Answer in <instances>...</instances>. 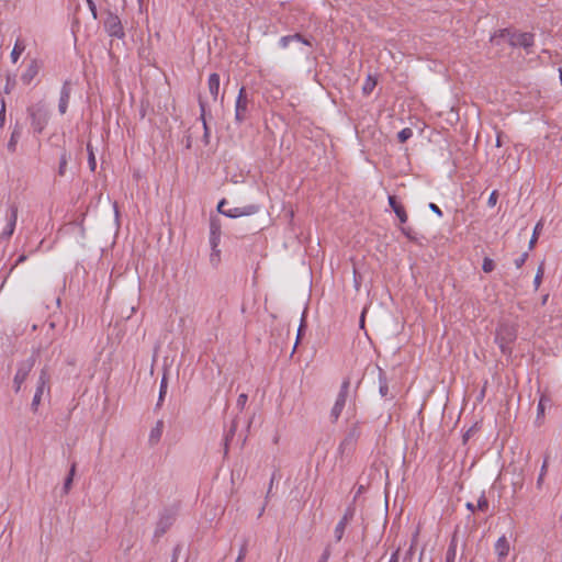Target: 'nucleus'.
Here are the masks:
<instances>
[{
    "label": "nucleus",
    "instance_id": "de8ad7c7",
    "mask_svg": "<svg viewBox=\"0 0 562 562\" xmlns=\"http://www.w3.org/2000/svg\"><path fill=\"white\" fill-rule=\"evenodd\" d=\"M528 252H524L519 258H517L515 260L516 268H521L525 265L526 260L528 259Z\"/></svg>",
    "mask_w": 562,
    "mask_h": 562
},
{
    "label": "nucleus",
    "instance_id": "ea45409f",
    "mask_svg": "<svg viewBox=\"0 0 562 562\" xmlns=\"http://www.w3.org/2000/svg\"><path fill=\"white\" fill-rule=\"evenodd\" d=\"M542 228V224L538 223L533 229V234L531 236V239L529 241V249H532L538 240L539 233Z\"/></svg>",
    "mask_w": 562,
    "mask_h": 562
},
{
    "label": "nucleus",
    "instance_id": "412c9836",
    "mask_svg": "<svg viewBox=\"0 0 562 562\" xmlns=\"http://www.w3.org/2000/svg\"><path fill=\"white\" fill-rule=\"evenodd\" d=\"M550 402V397L546 394H542L540 396V400H539V403H538V407H537V419L536 422L541 425L542 424V420L544 418V409H546V404Z\"/></svg>",
    "mask_w": 562,
    "mask_h": 562
},
{
    "label": "nucleus",
    "instance_id": "7ed1b4c3",
    "mask_svg": "<svg viewBox=\"0 0 562 562\" xmlns=\"http://www.w3.org/2000/svg\"><path fill=\"white\" fill-rule=\"evenodd\" d=\"M249 104L250 100L248 98L247 91L245 87L239 89L236 104H235V121L237 124L244 123L249 116Z\"/></svg>",
    "mask_w": 562,
    "mask_h": 562
},
{
    "label": "nucleus",
    "instance_id": "f704fd0d",
    "mask_svg": "<svg viewBox=\"0 0 562 562\" xmlns=\"http://www.w3.org/2000/svg\"><path fill=\"white\" fill-rule=\"evenodd\" d=\"M413 136V131L409 127H405L397 134V139L400 143H405Z\"/></svg>",
    "mask_w": 562,
    "mask_h": 562
},
{
    "label": "nucleus",
    "instance_id": "f03ea898",
    "mask_svg": "<svg viewBox=\"0 0 562 562\" xmlns=\"http://www.w3.org/2000/svg\"><path fill=\"white\" fill-rule=\"evenodd\" d=\"M361 423L359 420L351 423L345 431L344 438L338 447V453L341 458H349L357 448L359 438L361 437Z\"/></svg>",
    "mask_w": 562,
    "mask_h": 562
},
{
    "label": "nucleus",
    "instance_id": "58836bf2",
    "mask_svg": "<svg viewBox=\"0 0 562 562\" xmlns=\"http://www.w3.org/2000/svg\"><path fill=\"white\" fill-rule=\"evenodd\" d=\"M479 429L480 427L477 423L471 426L463 435V443H467L468 440L479 431Z\"/></svg>",
    "mask_w": 562,
    "mask_h": 562
},
{
    "label": "nucleus",
    "instance_id": "603ef678",
    "mask_svg": "<svg viewBox=\"0 0 562 562\" xmlns=\"http://www.w3.org/2000/svg\"><path fill=\"white\" fill-rule=\"evenodd\" d=\"M87 4L89 7V10L91 11V14L93 16V19H97L98 18V10H97V5L94 3L93 0H87Z\"/></svg>",
    "mask_w": 562,
    "mask_h": 562
},
{
    "label": "nucleus",
    "instance_id": "bb28decb",
    "mask_svg": "<svg viewBox=\"0 0 562 562\" xmlns=\"http://www.w3.org/2000/svg\"><path fill=\"white\" fill-rule=\"evenodd\" d=\"M306 327H307V325H306L305 313H303L300 326L297 328L296 341H295V345L293 347L292 353L295 351L299 342L301 341L302 337L304 336Z\"/></svg>",
    "mask_w": 562,
    "mask_h": 562
},
{
    "label": "nucleus",
    "instance_id": "9d476101",
    "mask_svg": "<svg viewBox=\"0 0 562 562\" xmlns=\"http://www.w3.org/2000/svg\"><path fill=\"white\" fill-rule=\"evenodd\" d=\"M258 211H259V205L247 204V205H243V206L227 209V213H225V216L231 217V218H237V217H241V216L254 215Z\"/></svg>",
    "mask_w": 562,
    "mask_h": 562
},
{
    "label": "nucleus",
    "instance_id": "0eeeda50",
    "mask_svg": "<svg viewBox=\"0 0 562 562\" xmlns=\"http://www.w3.org/2000/svg\"><path fill=\"white\" fill-rule=\"evenodd\" d=\"M355 513L356 507L353 505H349L346 508L344 516L341 517V519L339 520L335 528V539L337 542H339L342 539L346 527L353 519Z\"/></svg>",
    "mask_w": 562,
    "mask_h": 562
},
{
    "label": "nucleus",
    "instance_id": "052dcab7",
    "mask_svg": "<svg viewBox=\"0 0 562 562\" xmlns=\"http://www.w3.org/2000/svg\"><path fill=\"white\" fill-rule=\"evenodd\" d=\"M522 484H524L522 479H520V480H519V481H517V482H514V483H513L514 492H516L518 488H521V487H522Z\"/></svg>",
    "mask_w": 562,
    "mask_h": 562
},
{
    "label": "nucleus",
    "instance_id": "774afa93",
    "mask_svg": "<svg viewBox=\"0 0 562 562\" xmlns=\"http://www.w3.org/2000/svg\"><path fill=\"white\" fill-rule=\"evenodd\" d=\"M549 297V294H546L543 297H542V305H544L547 303V300Z\"/></svg>",
    "mask_w": 562,
    "mask_h": 562
},
{
    "label": "nucleus",
    "instance_id": "6ab92c4d",
    "mask_svg": "<svg viewBox=\"0 0 562 562\" xmlns=\"http://www.w3.org/2000/svg\"><path fill=\"white\" fill-rule=\"evenodd\" d=\"M207 87L211 95L214 100L217 99L220 92V75L214 72L211 74L207 81Z\"/></svg>",
    "mask_w": 562,
    "mask_h": 562
},
{
    "label": "nucleus",
    "instance_id": "4468645a",
    "mask_svg": "<svg viewBox=\"0 0 562 562\" xmlns=\"http://www.w3.org/2000/svg\"><path fill=\"white\" fill-rule=\"evenodd\" d=\"M293 42H297V43H302V44L307 45V46H312L311 38L302 35L301 33H295V34H292V35L282 36L280 38V45L283 48L288 47Z\"/></svg>",
    "mask_w": 562,
    "mask_h": 562
},
{
    "label": "nucleus",
    "instance_id": "dca6fc26",
    "mask_svg": "<svg viewBox=\"0 0 562 562\" xmlns=\"http://www.w3.org/2000/svg\"><path fill=\"white\" fill-rule=\"evenodd\" d=\"M40 70V67L37 65V61L33 59L30 65L27 66L26 70L21 76V80L23 83L29 85L31 81L37 76Z\"/></svg>",
    "mask_w": 562,
    "mask_h": 562
},
{
    "label": "nucleus",
    "instance_id": "a878e982",
    "mask_svg": "<svg viewBox=\"0 0 562 562\" xmlns=\"http://www.w3.org/2000/svg\"><path fill=\"white\" fill-rule=\"evenodd\" d=\"M167 387H168V380H167L166 374H164V376L160 381L159 396H158V402L156 404V408H159L162 405V402L167 394Z\"/></svg>",
    "mask_w": 562,
    "mask_h": 562
},
{
    "label": "nucleus",
    "instance_id": "49530a36",
    "mask_svg": "<svg viewBox=\"0 0 562 562\" xmlns=\"http://www.w3.org/2000/svg\"><path fill=\"white\" fill-rule=\"evenodd\" d=\"M247 400H248L247 394H245V393L239 394V396L237 398V407L239 409H244V407H245V405L247 403Z\"/></svg>",
    "mask_w": 562,
    "mask_h": 562
},
{
    "label": "nucleus",
    "instance_id": "79ce46f5",
    "mask_svg": "<svg viewBox=\"0 0 562 562\" xmlns=\"http://www.w3.org/2000/svg\"><path fill=\"white\" fill-rule=\"evenodd\" d=\"M476 509L481 512H486L488 509V501L485 496V493L483 492L477 501Z\"/></svg>",
    "mask_w": 562,
    "mask_h": 562
},
{
    "label": "nucleus",
    "instance_id": "5fc2aeb1",
    "mask_svg": "<svg viewBox=\"0 0 562 562\" xmlns=\"http://www.w3.org/2000/svg\"><path fill=\"white\" fill-rule=\"evenodd\" d=\"M246 554H247V543L244 542L243 546L239 549V553H238L237 559L244 561Z\"/></svg>",
    "mask_w": 562,
    "mask_h": 562
},
{
    "label": "nucleus",
    "instance_id": "b1692460",
    "mask_svg": "<svg viewBox=\"0 0 562 562\" xmlns=\"http://www.w3.org/2000/svg\"><path fill=\"white\" fill-rule=\"evenodd\" d=\"M76 468H77L76 462H72V464H71V467L69 469V473L66 476L65 482H64V486H63V491H64L65 494H68V492L70 491V487H71V484H72V481H74V476L76 474Z\"/></svg>",
    "mask_w": 562,
    "mask_h": 562
},
{
    "label": "nucleus",
    "instance_id": "c03bdc74",
    "mask_svg": "<svg viewBox=\"0 0 562 562\" xmlns=\"http://www.w3.org/2000/svg\"><path fill=\"white\" fill-rule=\"evenodd\" d=\"M210 261L215 267L220 263V261H221V250L218 248H215V250L211 251Z\"/></svg>",
    "mask_w": 562,
    "mask_h": 562
},
{
    "label": "nucleus",
    "instance_id": "a19ab883",
    "mask_svg": "<svg viewBox=\"0 0 562 562\" xmlns=\"http://www.w3.org/2000/svg\"><path fill=\"white\" fill-rule=\"evenodd\" d=\"M400 229H401L402 234H403L405 237H407L409 240H412V241H416V240H417V238H416V236H415V233H414V231H413V228H412V227H408V226H400Z\"/></svg>",
    "mask_w": 562,
    "mask_h": 562
},
{
    "label": "nucleus",
    "instance_id": "c85d7f7f",
    "mask_svg": "<svg viewBox=\"0 0 562 562\" xmlns=\"http://www.w3.org/2000/svg\"><path fill=\"white\" fill-rule=\"evenodd\" d=\"M25 49V45L23 44V42H21L20 40H18L15 42V45L11 52V58H12V61L13 63H16L19 57L21 56V54L24 52Z\"/></svg>",
    "mask_w": 562,
    "mask_h": 562
},
{
    "label": "nucleus",
    "instance_id": "ddd939ff",
    "mask_svg": "<svg viewBox=\"0 0 562 562\" xmlns=\"http://www.w3.org/2000/svg\"><path fill=\"white\" fill-rule=\"evenodd\" d=\"M16 220H18V206L15 204H11L10 205V214L8 215V224L1 234L2 237L9 238L13 234L15 225H16Z\"/></svg>",
    "mask_w": 562,
    "mask_h": 562
},
{
    "label": "nucleus",
    "instance_id": "0e129e2a",
    "mask_svg": "<svg viewBox=\"0 0 562 562\" xmlns=\"http://www.w3.org/2000/svg\"><path fill=\"white\" fill-rule=\"evenodd\" d=\"M465 507H467V509H469V510H470V512H472V513H474V512H475V509H476V507H475L472 503H470V502H468V503L465 504Z\"/></svg>",
    "mask_w": 562,
    "mask_h": 562
},
{
    "label": "nucleus",
    "instance_id": "37998d69",
    "mask_svg": "<svg viewBox=\"0 0 562 562\" xmlns=\"http://www.w3.org/2000/svg\"><path fill=\"white\" fill-rule=\"evenodd\" d=\"M547 469H548V458L544 459L543 461V464L541 467V471H540V474H539V477L537 480V486L540 488L541 485H542V482H543V477L547 473Z\"/></svg>",
    "mask_w": 562,
    "mask_h": 562
},
{
    "label": "nucleus",
    "instance_id": "4c0bfd02",
    "mask_svg": "<svg viewBox=\"0 0 562 562\" xmlns=\"http://www.w3.org/2000/svg\"><path fill=\"white\" fill-rule=\"evenodd\" d=\"M15 85H16L15 78L10 76V75H8L7 76V82H5V86H4V93L5 94L11 93V91L15 88Z\"/></svg>",
    "mask_w": 562,
    "mask_h": 562
},
{
    "label": "nucleus",
    "instance_id": "f257e3e1",
    "mask_svg": "<svg viewBox=\"0 0 562 562\" xmlns=\"http://www.w3.org/2000/svg\"><path fill=\"white\" fill-rule=\"evenodd\" d=\"M26 113L30 119L33 133L42 134L50 117L47 103L44 100H40L36 103L29 105Z\"/></svg>",
    "mask_w": 562,
    "mask_h": 562
},
{
    "label": "nucleus",
    "instance_id": "69168bd1",
    "mask_svg": "<svg viewBox=\"0 0 562 562\" xmlns=\"http://www.w3.org/2000/svg\"><path fill=\"white\" fill-rule=\"evenodd\" d=\"M503 145V142H502V134L499 133L497 135V138H496V146L497 147H501Z\"/></svg>",
    "mask_w": 562,
    "mask_h": 562
},
{
    "label": "nucleus",
    "instance_id": "4d7b16f0",
    "mask_svg": "<svg viewBox=\"0 0 562 562\" xmlns=\"http://www.w3.org/2000/svg\"><path fill=\"white\" fill-rule=\"evenodd\" d=\"M26 258H27V257H26V255H24V254L20 255V256H19V258L16 259L15 263H14V265L11 267V269L9 270V273H11V272L13 271V269H14L18 265H20V263L24 262V261L26 260Z\"/></svg>",
    "mask_w": 562,
    "mask_h": 562
},
{
    "label": "nucleus",
    "instance_id": "09e8293b",
    "mask_svg": "<svg viewBox=\"0 0 562 562\" xmlns=\"http://www.w3.org/2000/svg\"><path fill=\"white\" fill-rule=\"evenodd\" d=\"M497 199H498V192H497V190H494L487 200V205L491 207L495 206Z\"/></svg>",
    "mask_w": 562,
    "mask_h": 562
},
{
    "label": "nucleus",
    "instance_id": "a211bd4d",
    "mask_svg": "<svg viewBox=\"0 0 562 562\" xmlns=\"http://www.w3.org/2000/svg\"><path fill=\"white\" fill-rule=\"evenodd\" d=\"M199 105H200V109H201V120L203 122V130H204V133H203V140L205 144H209V138H210V127L207 126V123H206V119H205V115H206V103L203 101V99L200 97L199 98Z\"/></svg>",
    "mask_w": 562,
    "mask_h": 562
},
{
    "label": "nucleus",
    "instance_id": "393cba45",
    "mask_svg": "<svg viewBox=\"0 0 562 562\" xmlns=\"http://www.w3.org/2000/svg\"><path fill=\"white\" fill-rule=\"evenodd\" d=\"M389 205L395 213V215H400L405 211V206L397 200L396 195H389Z\"/></svg>",
    "mask_w": 562,
    "mask_h": 562
},
{
    "label": "nucleus",
    "instance_id": "e2e57ef3",
    "mask_svg": "<svg viewBox=\"0 0 562 562\" xmlns=\"http://www.w3.org/2000/svg\"><path fill=\"white\" fill-rule=\"evenodd\" d=\"M277 472H278V471H274V472L272 473V476H271V480H270V483H269V487H268V488H270V490H272V487H273V483H274V480H276V477H277Z\"/></svg>",
    "mask_w": 562,
    "mask_h": 562
},
{
    "label": "nucleus",
    "instance_id": "aec40b11",
    "mask_svg": "<svg viewBox=\"0 0 562 562\" xmlns=\"http://www.w3.org/2000/svg\"><path fill=\"white\" fill-rule=\"evenodd\" d=\"M162 430H164V422L160 419L156 423V426L151 429V431L149 434L148 440L151 446L159 442L161 435H162Z\"/></svg>",
    "mask_w": 562,
    "mask_h": 562
},
{
    "label": "nucleus",
    "instance_id": "c9c22d12",
    "mask_svg": "<svg viewBox=\"0 0 562 562\" xmlns=\"http://www.w3.org/2000/svg\"><path fill=\"white\" fill-rule=\"evenodd\" d=\"M543 273H544V268H543V263H541L537 270V273H536V277L533 280L536 290H538V288L540 286V284L542 282Z\"/></svg>",
    "mask_w": 562,
    "mask_h": 562
},
{
    "label": "nucleus",
    "instance_id": "6e6d98bb",
    "mask_svg": "<svg viewBox=\"0 0 562 562\" xmlns=\"http://www.w3.org/2000/svg\"><path fill=\"white\" fill-rule=\"evenodd\" d=\"M235 431H236V423H235V422H233V423H232V427H231V429L228 430L227 435L225 436V441H226V442H227L231 438H233V437H234Z\"/></svg>",
    "mask_w": 562,
    "mask_h": 562
},
{
    "label": "nucleus",
    "instance_id": "473e14b6",
    "mask_svg": "<svg viewBox=\"0 0 562 562\" xmlns=\"http://www.w3.org/2000/svg\"><path fill=\"white\" fill-rule=\"evenodd\" d=\"M87 151H88V164L91 171H94L97 168V160L95 156L92 149V146L90 143L87 144Z\"/></svg>",
    "mask_w": 562,
    "mask_h": 562
},
{
    "label": "nucleus",
    "instance_id": "a18cd8bd",
    "mask_svg": "<svg viewBox=\"0 0 562 562\" xmlns=\"http://www.w3.org/2000/svg\"><path fill=\"white\" fill-rule=\"evenodd\" d=\"M330 554H331V552H330V547H329V546H327V547L324 549V551H323V553H322V555H321V558L318 559V561H317V562H328V560H329V558H330Z\"/></svg>",
    "mask_w": 562,
    "mask_h": 562
},
{
    "label": "nucleus",
    "instance_id": "8fccbe9b",
    "mask_svg": "<svg viewBox=\"0 0 562 562\" xmlns=\"http://www.w3.org/2000/svg\"><path fill=\"white\" fill-rule=\"evenodd\" d=\"M228 204L226 199H222L217 204V212L225 215L227 213L226 205Z\"/></svg>",
    "mask_w": 562,
    "mask_h": 562
},
{
    "label": "nucleus",
    "instance_id": "39448f33",
    "mask_svg": "<svg viewBox=\"0 0 562 562\" xmlns=\"http://www.w3.org/2000/svg\"><path fill=\"white\" fill-rule=\"evenodd\" d=\"M503 36H508V42L514 47L529 48L533 45L535 36L532 33H517L504 30Z\"/></svg>",
    "mask_w": 562,
    "mask_h": 562
},
{
    "label": "nucleus",
    "instance_id": "864d4df0",
    "mask_svg": "<svg viewBox=\"0 0 562 562\" xmlns=\"http://www.w3.org/2000/svg\"><path fill=\"white\" fill-rule=\"evenodd\" d=\"M396 217L400 221V226H404V224H406L408 221V215H407L406 210L403 211V213H400V215H396Z\"/></svg>",
    "mask_w": 562,
    "mask_h": 562
},
{
    "label": "nucleus",
    "instance_id": "423d86ee",
    "mask_svg": "<svg viewBox=\"0 0 562 562\" xmlns=\"http://www.w3.org/2000/svg\"><path fill=\"white\" fill-rule=\"evenodd\" d=\"M104 29L106 33L112 37L121 40L125 36L121 19L111 11L106 12V18L104 20Z\"/></svg>",
    "mask_w": 562,
    "mask_h": 562
},
{
    "label": "nucleus",
    "instance_id": "72a5a7b5",
    "mask_svg": "<svg viewBox=\"0 0 562 562\" xmlns=\"http://www.w3.org/2000/svg\"><path fill=\"white\" fill-rule=\"evenodd\" d=\"M44 392V389L42 387H36V392L34 394V397H33V401H32V404H31V408L33 412H37V407L41 403V398H42V394Z\"/></svg>",
    "mask_w": 562,
    "mask_h": 562
},
{
    "label": "nucleus",
    "instance_id": "9b49d317",
    "mask_svg": "<svg viewBox=\"0 0 562 562\" xmlns=\"http://www.w3.org/2000/svg\"><path fill=\"white\" fill-rule=\"evenodd\" d=\"M35 364V357L31 356L29 359L19 363L15 379L18 381H25Z\"/></svg>",
    "mask_w": 562,
    "mask_h": 562
},
{
    "label": "nucleus",
    "instance_id": "20e7f679",
    "mask_svg": "<svg viewBox=\"0 0 562 562\" xmlns=\"http://www.w3.org/2000/svg\"><path fill=\"white\" fill-rule=\"evenodd\" d=\"M349 387H350V379L346 378L344 379L340 391L337 395L336 402L334 404V407L330 412V418L333 423H336L346 405V401L349 394Z\"/></svg>",
    "mask_w": 562,
    "mask_h": 562
},
{
    "label": "nucleus",
    "instance_id": "338daca9",
    "mask_svg": "<svg viewBox=\"0 0 562 562\" xmlns=\"http://www.w3.org/2000/svg\"><path fill=\"white\" fill-rule=\"evenodd\" d=\"M186 147H187V148H190V147H191V138H190V137H188V138H187Z\"/></svg>",
    "mask_w": 562,
    "mask_h": 562
},
{
    "label": "nucleus",
    "instance_id": "4be33fe9",
    "mask_svg": "<svg viewBox=\"0 0 562 562\" xmlns=\"http://www.w3.org/2000/svg\"><path fill=\"white\" fill-rule=\"evenodd\" d=\"M515 334L507 330L506 336H499L497 335V340L499 341V347L504 353L507 351H510V348L507 347L509 342H512L515 339Z\"/></svg>",
    "mask_w": 562,
    "mask_h": 562
},
{
    "label": "nucleus",
    "instance_id": "c756f323",
    "mask_svg": "<svg viewBox=\"0 0 562 562\" xmlns=\"http://www.w3.org/2000/svg\"><path fill=\"white\" fill-rule=\"evenodd\" d=\"M457 557V543L454 539L451 540L447 552H446V562H454Z\"/></svg>",
    "mask_w": 562,
    "mask_h": 562
},
{
    "label": "nucleus",
    "instance_id": "7c9ffc66",
    "mask_svg": "<svg viewBox=\"0 0 562 562\" xmlns=\"http://www.w3.org/2000/svg\"><path fill=\"white\" fill-rule=\"evenodd\" d=\"M68 160H69V155L67 154L66 150H64L60 155L59 166H58V175L60 177H64L66 173V167H67Z\"/></svg>",
    "mask_w": 562,
    "mask_h": 562
},
{
    "label": "nucleus",
    "instance_id": "2eb2a0df",
    "mask_svg": "<svg viewBox=\"0 0 562 562\" xmlns=\"http://www.w3.org/2000/svg\"><path fill=\"white\" fill-rule=\"evenodd\" d=\"M22 136V125L16 122L13 126V131L11 133L10 139L7 145L8 151L14 154L16 151V146Z\"/></svg>",
    "mask_w": 562,
    "mask_h": 562
},
{
    "label": "nucleus",
    "instance_id": "e433bc0d",
    "mask_svg": "<svg viewBox=\"0 0 562 562\" xmlns=\"http://www.w3.org/2000/svg\"><path fill=\"white\" fill-rule=\"evenodd\" d=\"M482 269L486 273L492 272L495 269L494 260L488 257H485L483 260Z\"/></svg>",
    "mask_w": 562,
    "mask_h": 562
},
{
    "label": "nucleus",
    "instance_id": "6e6552de",
    "mask_svg": "<svg viewBox=\"0 0 562 562\" xmlns=\"http://www.w3.org/2000/svg\"><path fill=\"white\" fill-rule=\"evenodd\" d=\"M175 521L173 515L170 513V510L165 509L159 517V520L156 525L154 537L159 539L162 537L167 530L172 526Z\"/></svg>",
    "mask_w": 562,
    "mask_h": 562
},
{
    "label": "nucleus",
    "instance_id": "3c124183",
    "mask_svg": "<svg viewBox=\"0 0 562 562\" xmlns=\"http://www.w3.org/2000/svg\"><path fill=\"white\" fill-rule=\"evenodd\" d=\"M5 122V102L2 99L1 101V109H0V127L4 125Z\"/></svg>",
    "mask_w": 562,
    "mask_h": 562
},
{
    "label": "nucleus",
    "instance_id": "cd10ccee",
    "mask_svg": "<svg viewBox=\"0 0 562 562\" xmlns=\"http://www.w3.org/2000/svg\"><path fill=\"white\" fill-rule=\"evenodd\" d=\"M376 86V79L369 75L363 83L362 92L366 95H369Z\"/></svg>",
    "mask_w": 562,
    "mask_h": 562
},
{
    "label": "nucleus",
    "instance_id": "5701e85b",
    "mask_svg": "<svg viewBox=\"0 0 562 562\" xmlns=\"http://www.w3.org/2000/svg\"><path fill=\"white\" fill-rule=\"evenodd\" d=\"M379 392L382 397H386L389 394V384L385 372L382 369H379Z\"/></svg>",
    "mask_w": 562,
    "mask_h": 562
},
{
    "label": "nucleus",
    "instance_id": "680f3d73",
    "mask_svg": "<svg viewBox=\"0 0 562 562\" xmlns=\"http://www.w3.org/2000/svg\"><path fill=\"white\" fill-rule=\"evenodd\" d=\"M398 549L395 552H393L389 562H398Z\"/></svg>",
    "mask_w": 562,
    "mask_h": 562
},
{
    "label": "nucleus",
    "instance_id": "2f4dec72",
    "mask_svg": "<svg viewBox=\"0 0 562 562\" xmlns=\"http://www.w3.org/2000/svg\"><path fill=\"white\" fill-rule=\"evenodd\" d=\"M49 379H50V375L48 373L47 368L45 367L41 370V373L38 376V382H37V387L45 389L46 384L49 383Z\"/></svg>",
    "mask_w": 562,
    "mask_h": 562
},
{
    "label": "nucleus",
    "instance_id": "13d9d810",
    "mask_svg": "<svg viewBox=\"0 0 562 562\" xmlns=\"http://www.w3.org/2000/svg\"><path fill=\"white\" fill-rule=\"evenodd\" d=\"M428 206H429V209H430L435 214H437L438 216H442V211H441V209H440L437 204H435V203H429V205H428Z\"/></svg>",
    "mask_w": 562,
    "mask_h": 562
},
{
    "label": "nucleus",
    "instance_id": "f3484780",
    "mask_svg": "<svg viewBox=\"0 0 562 562\" xmlns=\"http://www.w3.org/2000/svg\"><path fill=\"white\" fill-rule=\"evenodd\" d=\"M495 551L498 555L499 560L505 559L508 555L509 552V542L505 536H502L498 538V540L495 543Z\"/></svg>",
    "mask_w": 562,
    "mask_h": 562
},
{
    "label": "nucleus",
    "instance_id": "f8f14e48",
    "mask_svg": "<svg viewBox=\"0 0 562 562\" xmlns=\"http://www.w3.org/2000/svg\"><path fill=\"white\" fill-rule=\"evenodd\" d=\"M71 94V83L70 81H65L61 91H60V98L58 103V111L60 114H65L67 112L68 102Z\"/></svg>",
    "mask_w": 562,
    "mask_h": 562
},
{
    "label": "nucleus",
    "instance_id": "bf43d9fd",
    "mask_svg": "<svg viewBox=\"0 0 562 562\" xmlns=\"http://www.w3.org/2000/svg\"><path fill=\"white\" fill-rule=\"evenodd\" d=\"M23 381H18V379H13V384H14V391L18 393L21 389V385H22Z\"/></svg>",
    "mask_w": 562,
    "mask_h": 562
},
{
    "label": "nucleus",
    "instance_id": "1a4fd4ad",
    "mask_svg": "<svg viewBox=\"0 0 562 562\" xmlns=\"http://www.w3.org/2000/svg\"><path fill=\"white\" fill-rule=\"evenodd\" d=\"M222 234V224L220 218L212 216L210 218V245L211 249L218 248Z\"/></svg>",
    "mask_w": 562,
    "mask_h": 562
}]
</instances>
